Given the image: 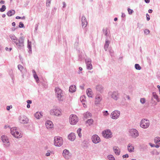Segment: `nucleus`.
Listing matches in <instances>:
<instances>
[{
  "label": "nucleus",
  "instance_id": "nucleus-1",
  "mask_svg": "<svg viewBox=\"0 0 160 160\" xmlns=\"http://www.w3.org/2000/svg\"><path fill=\"white\" fill-rule=\"evenodd\" d=\"M56 96L59 102H62L65 99V93L60 88H56L55 89Z\"/></svg>",
  "mask_w": 160,
  "mask_h": 160
},
{
  "label": "nucleus",
  "instance_id": "nucleus-2",
  "mask_svg": "<svg viewBox=\"0 0 160 160\" xmlns=\"http://www.w3.org/2000/svg\"><path fill=\"white\" fill-rule=\"evenodd\" d=\"M24 38L23 37H20L18 40L17 42L15 43L17 48L22 49L24 48Z\"/></svg>",
  "mask_w": 160,
  "mask_h": 160
},
{
  "label": "nucleus",
  "instance_id": "nucleus-3",
  "mask_svg": "<svg viewBox=\"0 0 160 160\" xmlns=\"http://www.w3.org/2000/svg\"><path fill=\"white\" fill-rule=\"evenodd\" d=\"M63 143V140L62 138L59 136L54 137V144L56 147H60Z\"/></svg>",
  "mask_w": 160,
  "mask_h": 160
},
{
  "label": "nucleus",
  "instance_id": "nucleus-4",
  "mask_svg": "<svg viewBox=\"0 0 160 160\" xmlns=\"http://www.w3.org/2000/svg\"><path fill=\"white\" fill-rule=\"evenodd\" d=\"M108 94L111 98L115 100H117L119 98V93L117 91L109 92Z\"/></svg>",
  "mask_w": 160,
  "mask_h": 160
},
{
  "label": "nucleus",
  "instance_id": "nucleus-5",
  "mask_svg": "<svg viewBox=\"0 0 160 160\" xmlns=\"http://www.w3.org/2000/svg\"><path fill=\"white\" fill-rule=\"evenodd\" d=\"M150 125V122L148 119H143L140 123V127L144 129L148 128Z\"/></svg>",
  "mask_w": 160,
  "mask_h": 160
},
{
  "label": "nucleus",
  "instance_id": "nucleus-6",
  "mask_svg": "<svg viewBox=\"0 0 160 160\" xmlns=\"http://www.w3.org/2000/svg\"><path fill=\"white\" fill-rule=\"evenodd\" d=\"M129 135L133 138H136L139 136V132L135 128H132L129 130Z\"/></svg>",
  "mask_w": 160,
  "mask_h": 160
},
{
  "label": "nucleus",
  "instance_id": "nucleus-7",
  "mask_svg": "<svg viewBox=\"0 0 160 160\" xmlns=\"http://www.w3.org/2000/svg\"><path fill=\"white\" fill-rule=\"evenodd\" d=\"M69 122L71 124L75 125L78 121V118L76 115L72 114L69 117Z\"/></svg>",
  "mask_w": 160,
  "mask_h": 160
},
{
  "label": "nucleus",
  "instance_id": "nucleus-8",
  "mask_svg": "<svg viewBox=\"0 0 160 160\" xmlns=\"http://www.w3.org/2000/svg\"><path fill=\"white\" fill-rule=\"evenodd\" d=\"M50 114L58 116L62 114L61 110L56 108L51 109L50 111Z\"/></svg>",
  "mask_w": 160,
  "mask_h": 160
},
{
  "label": "nucleus",
  "instance_id": "nucleus-9",
  "mask_svg": "<svg viewBox=\"0 0 160 160\" xmlns=\"http://www.w3.org/2000/svg\"><path fill=\"white\" fill-rule=\"evenodd\" d=\"M102 136L106 138H111L112 137V133L109 129L104 130L102 132Z\"/></svg>",
  "mask_w": 160,
  "mask_h": 160
},
{
  "label": "nucleus",
  "instance_id": "nucleus-10",
  "mask_svg": "<svg viewBox=\"0 0 160 160\" xmlns=\"http://www.w3.org/2000/svg\"><path fill=\"white\" fill-rule=\"evenodd\" d=\"M120 112L118 110H115L112 112L110 115L111 118L114 119L118 118L120 115Z\"/></svg>",
  "mask_w": 160,
  "mask_h": 160
},
{
  "label": "nucleus",
  "instance_id": "nucleus-11",
  "mask_svg": "<svg viewBox=\"0 0 160 160\" xmlns=\"http://www.w3.org/2000/svg\"><path fill=\"white\" fill-rule=\"evenodd\" d=\"M1 139L5 147H8L10 146V143L7 136L4 135L2 136L1 137Z\"/></svg>",
  "mask_w": 160,
  "mask_h": 160
},
{
  "label": "nucleus",
  "instance_id": "nucleus-12",
  "mask_svg": "<svg viewBox=\"0 0 160 160\" xmlns=\"http://www.w3.org/2000/svg\"><path fill=\"white\" fill-rule=\"evenodd\" d=\"M62 155L64 158L67 160H68L71 157L69 151L66 149L63 150Z\"/></svg>",
  "mask_w": 160,
  "mask_h": 160
},
{
  "label": "nucleus",
  "instance_id": "nucleus-13",
  "mask_svg": "<svg viewBox=\"0 0 160 160\" xmlns=\"http://www.w3.org/2000/svg\"><path fill=\"white\" fill-rule=\"evenodd\" d=\"M91 60L90 58L85 59V62L87 66V69L89 70L92 68V67L91 64Z\"/></svg>",
  "mask_w": 160,
  "mask_h": 160
},
{
  "label": "nucleus",
  "instance_id": "nucleus-14",
  "mask_svg": "<svg viewBox=\"0 0 160 160\" xmlns=\"http://www.w3.org/2000/svg\"><path fill=\"white\" fill-rule=\"evenodd\" d=\"M102 100V95L100 94H97L95 97V100L94 101V103L95 105H97L100 104V102Z\"/></svg>",
  "mask_w": 160,
  "mask_h": 160
},
{
  "label": "nucleus",
  "instance_id": "nucleus-15",
  "mask_svg": "<svg viewBox=\"0 0 160 160\" xmlns=\"http://www.w3.org/2000/svg\"><path fill=\"white\" fill-rule=\"evenodd\" d=\"M92 139L93 142L95 144L98 143L100 141V138L96 134L92 136Z\"/></svg>",
  "mask_w": 160,
  "mask_h": 160
},
{
  "label": "nucleus",
  "instance_id": "nucleus-16",
  "mask_svg": "<svg viewBox=\"0 0 160 160\" xmlns=\"http://www.w3.org/2000/svg\"><path fill=\"white\" fill-rule=\"evenodd\" d=\"M19 121L21 123H27L28 121V119L26 116H23L20 117Z\"/></svg>",
  "mask_w": 160,
  "mask_h": 160
},
{
  "label": "nucleus",
  "instance_id": "nucleus-17",
  "mask_svg": "<svg viewBox=\"0 0 160 160\" xmlns=\"http://www.w3.org/2000/svg\"><path fill=\"white\" fill-rule=\"evenodd\" d=\"M154 142L156 144L155 147L157 148L160 147V137H157L154 139Z\"/></svg>",
  "mask_w": 160,
  "mask_h": 160
},
{
  "label": "nucleus",
  "instance_id": "nucleus-18",
  "mask_svg": "<svg viewBox=\"0 0 160 160\" xmlns=\"http://www.w3.org/2000/svg\"><path fill=\"white\" fill-rule=\"evenodd\" d=\"M82 28H85L88 23L87 20L85 17L83 16L82 18Z\"/></svg>",
  "mask_w": 160,
  "mask_h": 160
},
{
  "label": "nucleus",
  "instance_id": "nucleus-19",
  "mask_svg": "<svg viewBox=\"0 0 160 160\" xmlns=\"http://www.w3.org/2000/svg\"><path fill=\"white\" fill-rule=\"evenodd\" d=\"M113 150L115 153L117 155H119L120 153V150L119 148L116 146H115L113 148Z\"/></svg>",
  "mask_w": 160,
  "mask_h": 160
},
{
  "label": "nucleus",
  "instance_id": "nucleus-20",
  "mask_svg": "<svg viewBox=\"0 0 160 160\" xmlns=\"http://www.w3.org/2000/svg\"><path fill=\"white\" fill-rule=\"evenodd\" d=\"M45 125L46 128L48 129L52 128L53 125L52 122L49 120L47 121L46 122Z\"/></svg>",
  "mask_w": 160,
  "mask_h": 160
},
{
  "label": "nucleus",
  "instance_id": "nucleus-21",
  "mask_svg": "<svg viewBox=\"0 0 160 160\" xmlns=\"http://www.w3.org/2000/svg\"><path fill=\"white\" fill-rule=\"evenodd\" d=\"M75 138V135L74 133H71L68 136V139L71 141H73Z\"/></svg>",
  "mask_w": 160,
  "mask_h": 160
},
{
  "label": "nucleus",
  "instance_id": "nucleus-22",
  "mask_svg": "<svg viewBox=\"0 0 160 160\" xmlns=\"http://www.w3.org/2000/svg\"><path fill=\"white\" fill-rule=\"evenodd\" d=\"M86 92L88 96L89 97L92 98L93 94L91 89L90 88H89L87 90Z\"/></svg>",
  "mask_w": 160,
  "mask_h": 160
},
{
  "label": "nucleus",
  "instance_id": "nucleus-23",
  "mask_svg": "<svg viewBox=\"0 0 160 160\" xmlns=\"http://www.w3.org/2000/svg\"><path fill=\"white\" fill-rule=\"evenodd\" d=\"M96 89L100 93H102L103 91L104 88L102 86L99 85L96 86Z\"/></svg>",
  "mask_w": 160,
  "mask_h": 160
},
{
  "label": "nucleus",
  "instance_id": "nucleus-24",
  "mask_svg": "<svg viewBox=\"0 0 160 160\" xmlns=\"http://www.w3.org/2000/svg\"><path fill=\"white\" fill-rule=\"evenodd\" d=\"M134 148L132 145L131 143H129L128 146V151L130 152L134 151Z\"/></svg>",
  "mask_w": 160,
  "mask_h": 160
},
{
  "label": "nucleus",
  "instance_id": "nucleus-25",
  "mask_svg": "<svg viewBox=\"0 0 160 160\" xmlns=\"http://www.w3.org/2000/svg\"><path fill=\"white\" fill-rule=\"evenodd\" d=\"M9 37L12 40V42H14L15 43L16 42H17L18 39L14 35L11 34L9 35Z\"/></svg>",
  "mask_w": 160,
  "mask_h": 160
},
{
  "label": "nucleus",
  "instance_id": "nucleus-26",
  "mask_svg": "<svg viewBox=\"0 0 160 160\" xmlns=\"http://www.w3.org/2000/svg\"><path fill=\"white\" fill-rule=\"evenodd\" d=\"M42 116V113L39 112H37L34 114L35 117L37 119L40 118Z\"/></svg>",
  "mask_w": 160,
  "mask_h": 160
},
{
  "label": "nucleus",
  "instance_id": "nucleus-27",
  "mask_svg": "<svg viewBox=\"0 0 160 160\" xmlns=\"http://www.w3.org/2000/svg\"><path fill=\"white\" fill-rule=\"evenodd\" d=\"M18 130V129L16 127H13L10 128L11 133L13 136Z\"/></svg>",
  "mask_w": 160,
  "mask_h": 160
},
{
  "label": "nucleus",
  "instance_id": "nucleus-28",
  "mask_svg": "<svg viewBox=\"0 0 160 160\" xmlns=\"http://www.w3.org/2000/svg\"><path fill=\"white\" fill-rule=\"evenodd\" d=\"M76 87L75 85H72L69 87V91L71 92H74L76 91Z\"/></svg>",
  "mask_w": 160,
  "mask_h": 160
},
{
  "label": "nucleus",
  "instance_id": "nucleus-29",
  "mask_svg": "<svg viewBox=\"0 0 160 160\" xmlns=\"http://www.w3.org/2000/svg\"><path fill=\"white\" fill-rule=\"evenodd\" d=\"M15 12L14 10H9L7 13L8 16L10 17L15 14Z\"/></svg>",
  "mask_w": 160,
  "mask_h": 160
},
{
  "label": "nucleus",
  "instance_id": "nucleus-30",
  "mask_svg": "<svg viewBox=\"0 0 160 160\" xmlns=\"http://www.w3.org/2000/svg\"><path fill=\"white\" fill-rule=\"evenodd\" d=\"M110 44V41L108 40H106L104 46V49L105 51L107 50Z\"/></svg>",
  "mask_w": 160,
  "mask_h": 160
},
{
  "label": "nucleus",
  "instance_id": "nucleus-31",
  "mask_svg": "<svg viewBox=\"0 0 160 160\" xmlns=\"http://www.w3.org/2000/svg\"><path fill=\"white\" fill-rule=\"evenodd\" d=\"M18 131L19 130H18L16 132V133L15 134H14L13 136L14 137L17 138H20L22 137V135Z\"/></svg>",
  "mask_w": 160,
  "mask_h": 160
},
{
  "label": "nucleus",
  "instance_id": "nucleus-32",
  "mask_svg": "<svg viewBox=\"0 0 160 160\" xmlns=\"http://www.w3.org/2000/svg\"><path fill=\"white\" fill-rule=\"evenodd\" d=\"M152 97L156 99L157 102H159L160 101L159 99L158 98V95H157L155 92H153L152 93Z\"/></svg>",
  "mask_w": 160,
  "mask_h": 160
},
{
  "label": "nucleus",
  "instance_id": "nucleus-33",
  "mask_svg": "<svg viewBox=\"0 0 160 160\" xmlns=\"http://www.w3.org/2000/svg\"><path fill=\"white\" fill-rule=\"evenodd\" d=\"M28 47L29 49V52L30 53L32 51L31 42H29L28 40Z\"/></svg>",
  "mask_w": 160,
  "mask_h": 160
},
{
  "label": "nucleus",
  "instance_id": "nucleus-34",
  "mask_svg": "<svg viewBox=\"0 0 160 160\" xmlns=\"http://www.w3.org/2000/svg\"><path fill=\"white\" fill-rule=\"evenodd\" d=\"M151 153L152 155H158L160 154L159 152H158L156 150L151 151Z\"/></svg>",
  "mask_w": 160,
  "mask_h": 160
},
{
  "label": "nucleus",
  "instance_id": "nucleus-35",
  "mask_svg": "<svg viewBox=\"0 0 160 160\" xmlns=\"http://www.w3.org/2000/svg\"><path fill=\"white\" fill-rule=\"evenodd\" d=\"M81 128H79L77 130V132L80 138H81L82 137V134L81 133Z\"/></svg>",
  "mask_w": 160,
  "mask_h": 160
},
{
  "label": "nucleus",
  "instance_id": "nucleus-36",
  "mask_svg": "<svg viewBox=\"0 0 160 160\" xmlns=\"http://www.w3.org/2000/svg\"><path fill=\"white\" fill-rule=\"evenodd\" d=\"M93 122V120L92 119H88L87 122V123L89 125H90L92 124Z\"/></svg>",
  "mask_w": 160,
  "mask_h": 160
},
{
  "label": "nucleus",
  "instance_id": "nucleus-37",
  "mask_svg": "<svg viewBox=\"0 0 160 160\" xmlns=\"http://www.w3.org/2000/svg\"><path fill=\"white\" fill-rule=\"evenodd\" d=\"M91 113L89 112H87L84 115V117L86 118L91 117Z\"/></svg>",
  "mask_w": 160,
  "mask_h": 160
},
{
  "label": "nucleus",
  "instance_id": "nucleus-38",
  "mask_svg": "<svg viewBox=\"0 0 160 160\" xmlns=\"http://www.w3.org/2000/svg\"><path fill=\"white\" fill-rule=\"evenodd\" d=\"M135 67L136 69L140 70L141 69V67L138 64H136L135 65Z\"/></svg>",
  "mask_w": 160,
  "mask_h": 160
},
{
  "label": "nucleus",
  "instance_id": "nucleus-39",
  "mask_svg": "<svg viewBox=\"0 0 160 160\" xmlns=\"http://www.w3.org/2000/svg\"><path fill=\"white\" fill-rule=\"evenodd\" d=\"M80 100L82 102H84L86 101V97L84 95L81 96L80 98Z\"/></svg>",
  "mask_w": 160,
  "mask_h": 160
},
{
  "label": "nucleus",
  "instance_id": "nucleus-40",
  "mask_svg": "<svg viewBox=\"0 0 160 160\" xmlns=\"http://www.w3.org/2000/svg\"><path fill=\"white\" fill-rule=\"evenodd\" d=\"M33 77L34 79L36 80L37 82H39V79L38 77L37 74L33 75Z\"/></svg>",
  "mask_w": 160,
  "mask_h": 160
},
{
  "label": "nucleus",
  "instance_id": "nucleus-41",
  "mask_svg": "<svg viewBox=\"0 0 160 160\" xmlns=\"http://www.w3.org/2000/svg\"><path fill=\"white\" fill-rule=\"evenodd\" d=\"M103 32L107 37L108 36L107 29V28L105 29H103Z\"/></svg>",
  "mask_w": 160,
  "mask_h": 160
},
{
  "label": "nucleus",
  "instance_id": "nucleus-42",
  "mask_svg": "<svg viewBox=\"0 0 160 160\" xmlns=\"http://www.w3.org/2000/svg\"><path fill=\"white\" fill-rule=\"evenodd\" d=\"M6 9V6L5 5H2V8H0V11L1 12H3Z\"/></svg>",
  "mask_w": 160,
  "mask_h": 160
},
{
  "label": "nucleus",
  "instance_id": "nucleus-43",
  "mask_svg": "<svg viewBox=\"0 0 160 160\" xmlns=\"http://www.w3.org/2000/svg\"><path fill=\"white\" fill-rule=\"evenodd\" d=\"M108 157L109 160H115L114 158L112 155H109Z\"/></svg>",
  "mask_w": 160,
  "mask_h": 160
},
{
  "label": "nucleus",
  "instance_id": "nucleus-44",
  "mask_svg": "<svg viewBox=\"0 0 160 160\" xmlns=\"http://www.w3.org/2000/svg\"><path fill=\"white\" fill-rule=\"evenodd\" d=\"M18 69L21 71H22V70L23 69V67L21 65H18Z\"/></svg>",
  "mask_w": 160,
  "mask_h": 160
},
{
  "label": "nucleus",
  "instance_id": "nucleus-45",
  "mask_svg": "<svg viewBox=\"0 0 160 160\" xmlns=\"http://www.w3.org/2000/svg\"><path fill=\"white\" fill-rule=\"evenodd\" d=\"M140 102L142 104H144L146 102L145 99L144 98H141L140 100Z\"/></svg>",
  "mask_w": 160,
  "mask_h": 160
},
{
  "label": "nucleus",
  "instance_id": "nucleus-46",
  "mask_svg": "<svg viewBox=\"0 0 160 160\" xmlns=\"http://www.w3.org/2000/svg\"><path fill=\"white\" fill-rule=\"evenodd\" d=\"M51 0H47L46 6L47 7H49L50 5Z\"/></svg>",
  "mask_w": 160,
  "mask_h": 160
},
{
  "label": "nucleus",
  "instance_id": "nucleus-47",
  "mask_svg": "<svg viewBox=\"0 0 160 160\" xmlns=\"http://www.w3.org/2000/svg\"><path fill=\"white\" fill-rule=\"evenodd\" d=\"M144 33L145 34L148 35L150 33V31L148 29H146L144 30Z\"/></svg>",
  "mask_w": 160,
  "mask_h": 160
},
{
  "label": "nucleus",
  "instance_id": "nucleus-48",
  "mask_svg": "<svg viewBox=\"0 0 160 160\" xmlns=\"http://www.w3.org/2000/svg\"><path fill=\"white\" fill-rule=\"evenodd\" d=\"M103 115L104 116H107L109 115V113L107 111H105L103 112Z\"/></svg>",
  "mask_w": 160,
  "mask_h": 160
},
{
  "label": "nucleus",
  "instance_id": "nucleus-49",
  "mask_svg": "<svg viewBox=\"0 0 160 160\" xmlns=\"http://www.w3.org/2000/svg\"><path fill=\"white\" fill-rule=\"evenodd\" d=\"M128 13L129 14H131L133 12V11L132 10L130 9V8H128Z\"/></svg>",
  "mask_w": 160,
  "mask_h": 160
},
{
  "label": "nucleus",
  "instance_id": "nucleus-50",
  "mask_svg": "<svg viewBox=\"0 0 160 160\" xmlns=\"http://www.w3.org/2000/svg\"><path fill=\"white\" fill-rule=\"evenodd\" d=\"M25 16H23L22 17H20L19 16H17L16 17V18L17 19H25Z\"/></svg>",
  "mask_w": 160,
  "mask_h": 160
},
{
  "label": "nucleus",
  "instance_id": "nucleus-51",
  "mask_svg": "<svg viewBox=\"0 0 160 160\" xmlns=\"http://www.w3.org/2000/svg\"><path fill=\"white\" fill-rule=\"evenodd\" d=\"M24 27V24L22 22H20L19 23V27L20 28H23Z\"/></svg>",
  "mask_w": 160,
  "mask_h": 160
},
{
  "label": "nucleus",
  "instance_id": "nucleus-52",
  "mask_svg": "<svg viewBox=\"0 0 160 160\" xmlns=\"http://www.w3.org/2000/svg\"><path fill=\"white\" fill-rule=\"evenodd\" d=\"M151 103L152 104V105L154 106L157 104V102L155 101H153L152 102H151Z\"/></svg>",
  "mask_w": 160,
  "mask_h": 160
},
{
  "label": "nucleus",
  "instance_id": "nucleus-53",
  "mask_svg": "<svg viewBox=\"0 0 160 160\" xmlns=\"http://www.w3.org/2000/svg\"><path fill=\"white\" fill-rule=\"evenodd\" d=\"M146 17H147V21L149 20L150 19V16H149V15L148 13H147L146 14Z\"/></svg>",
  "mask_w": 160,
  "mask_h": 160
},
{
  "label": "nucleus",
  "instance_id": "nucleus-54",
  "mask_svg": "<svg viewBox=\"0 0 160 160\" xmlns=\"http://www.w3.org/2000/svg\"><path fill=\"white\" fill-rule=\"evenodd\" d=\"M129 157L128 155L127 154H126L125 155H123L122 156V157L124 158H128Z\"/></svg>",
  "mask_w": 160,
  "mask_h": 160
},
{
  "label": "nucleus",
  "instance_id": "nucleus-55",
  "mask_svg": "<svg viewBox=\"0 0 160 160\" xmlns=\"http://www.w3.org/2000/svg\"><path fill=\"white\" fill-rule=\"evenodd\" d=\"M109 53H110V55L111 56H112L113 55L114 52H113V51L112 50L110 51Z\"/></svg>",
  "mask_w": 160,
  "mask_h": 160
},
{
  "label": "nucleus",
  "instance_id": "nucleus-56",
  "mask_svg": "<svg viewBox=\"0 0 160 160\" xmlns=\"http://www.w3.org/2000/svg\"><path fill=\"white\" fill-rule=\"evenodd\" d=\"M79 72H78V74H80L81 73V72H80V71H82V68L80 67L79 68Z\"/></svg>",
  "mask_w": 160,
  "mask_h": 160
},
{
  "label": "nucleus",
  "instance_id": "nucleus-57",
  "mask_svg": "<svg viewBox=\"0 0 160 160\" xmlns=\"http://www.w3.org/2000/svg\"><path fill=\"white\" fill-rule=\"evenodd\" d=\"M27 102L28 104H31L32 103V101L30 100H28L27 101Z\"/></svg>",
  "mask_w": 160,
  "mask_h": 160
},
{
  "label": "nucleus",
  "instance_id": "nucleus-58",
  "mask_svg": "<svg viewBox=\"0 0 160 160\" xmlns=\"http://www.w3.org/2000/svg\"><path fill=\"white\" fill-rule=\"evenodd\" d=\"M63 5L62 6V8H65L66 6V4L64 2H63Z\"/></svg>",
  "mask_w": 160,
  "mask_h": 160
},
{
  "label": "nucleus",
  "instance_id": "nucleus-59",
  "mask_svg": "<svg viewBox=\"0 0 160 160\" xmlns=\"http://www.w3.org/2000/svg\"><path fill=\"white\" fill-rule=\"evenodd\" d=\"M50 153L49 152H48L46 154V156H50Z\"/></svg>",
  "mask_w": 160,
  "mask_h": 160
},
{
  "label": "nucleus",
  "instance_id": "nucleus-60",
  "mask_svg": "<svg viewBox=\"0 0 160 160\" xmlns=\"http://www.w3.org/2000/svg\"><path fill=\"white\" fill-rule=\"evenodd\" d=\"M32 72L33 75L34 74H36V72L34 70H32Z\"/></svg>",
  "mask_w": 160,
  "mask_h": 160
},
{
  "label": "nucleus",
  "instance_id": "nucleus-61",
  "mask_svg": "<svg viewBox=\"0 0 160 160\" xmlns=\"http://www.w3.org/2000/svg\"><path fill=\"white\" fill-rule=\"evenodd\" d=\"M5 3V1L3 0H1L0 1V3L1 4H4Z\"/></svg>",
  "mask_w": 160,
  "mask_h": 160
},
{
  "label": "nucleus",
  "instance_id": "nucleus-62",
  "mask_svg": "<svg viewBox=\"0 0 160 160\" xmlns=\"http://www.w3.org/2000/svg\"><path fill=\"white\" fill-rule=\"evenodd\" d=\"M126 15L124 13H122V18L125 17Z\"/></svg>",
  "mask_w": 160,
  "mask_h": 160
},
{
  "label": "nucleus",
  "instance_id": "nucleus-63",
  "mask_svg": "<svg viewBox=\"0 0 160 160\" xmlns=\"http://www.w3.org/2000/svg\"><path fill=\"white\" fill-rule=\"evenodd\" d=\"M12 25L13 26L15 27L16 25V23L15 22H13L12 23Z\"/></svg>",
  "mask_w": 160,
  "mask_h": 160
},
{
  "label": "nucleus",
  "instance_id": "nucleus-64",
  "mask_svg": "<svg viewBox=\"0 0 160 160\" xmlns=\"http://www.w3.org/2000/svg\"><path fill=\"white\" fill-rule=\"evenodd\" d=\"M145 2L146 3H148L150 2V0H145Z\"/></svg>",
  "mask_w": 160,
  "mask_h": 160
}]
</instances>
